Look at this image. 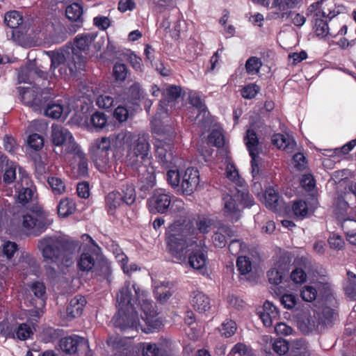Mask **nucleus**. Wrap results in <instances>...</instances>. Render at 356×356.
Here are the masks:
<instances>
[{
  "instance_id": "6",
  "label": "nucleus",
  "mask_w": 356,
  "mask_h": 356,
  "mask_svg": "<svg viewBox=\"0 0 356 356\" xmlns=\"http://www.w3.org/2000/svg\"><path fill=\"white\" fill-rule=\"evenodd\" d=\"M167 180L174 188H177L183 195H190L197 188L200 182L199 171L194 168L186 170H170L167 172Z\"/></svg>"
},
{
  "instance_id": "59",
  "label": "nucleus",
  "mask_w": 356,
  "mask_h": 356,
  "mask_svg": "<svg viewBox=\"0 0 356 356\" xmlns=\"http://www.w3.org/2000/svg\"><path fill=\"white\" fill-rule=\"evenodd\" d=\"M236 330V324L232 320L225 321L220 328V332L222 335L225 337H230L232 336Z\"/></svg>"
},
{
  "instance_id": "54",
  "label": "nucleus",
  "mask_w": 356,
  "mask_h": 356,
  "mask_svg": "<svg viewBox=\"0 0 356 356\" xmlns=\"http://www.w3.org/2000/svg\"><path fill=\"white\" fill-rule=\"evenodd\" d=\"M154 288L155 296L161 302H165L172 295L164 283H161V285H159L154 282Z\"/></svg>"
},
{
  "instance_id": "55",
  "label": "nucleus",
  "mask_w": 356,
  "mask_h": 356,
  "mask_svg": "<svg viewBox=\"0 0 356 356\" xmlns=\"http://www.w3.org/2000/svg\"><path fill=\"white\" fill-rule=\"evenodd\" d=\"M236 266L242 275H246L252 270V262L245 256H239L236 260Z\"/></svg>"
},
{
  "instance_id": "57",
  "label": "nucleus",
  "mask_w": 356,
  "mask_h": 356,
  "mask_svg": "<svg viewBox=\"0 0 356 356\" xmlns=\"http://www.w3.org/2000/svg\"><path fill=\"white\" fill-rule=\"evenodd\" d=\"M300 296L306 302H312L318 297V291L314 285L305 286L300 291Z\"/></svg>"
},
{
  "instance_id": "39",
  "label": "nucleus",
  "mask_w": 356,
  "mask_h": 356,
  "mask_svg": "<svg viewBox=\"0 0 356 356\" xmlns=\"http://www.w3.org/2000/svg\"><path fill=\"white\" fill-rule=\"evenodd\" d=\"M95 265V259L90 252H83L77 262L78 268L83 272H89Z\"/></svg>"
},
{
  "instance_id": "10",
  "label": "nucleus",
  "mask_w": 356,
  "mask_h": 356,
  "mask_svg": "<svg viewBox=\"0 0 356 356\" xmlns=\"http://www.w3.org/2000/svg\"><path fill=\"white\" fill-rule=\"evenodd\" d=\"M59 346L61 350L68 355L92 356L88 340L77 335L62 338Z\"/></svg>"
},
{
  "instance_id": "50",
  "label": "nucleus",
  "mask_w": 356,
  "mask_h": 356,
  "mask_svg": "<svg viewBox=\"0 0 356 356\" xmlns=\"http://www.w3.org/2000/svg\"><path fill=\"white\" fill-rule=\"evenodd\" d=\"M229 354L233 356H255L252 348L243 343L235 344Z\"/></svg>"
},
{
  "instance_id": "28",
  "label": "nucleus",
  "mask_w": 356,
  "mask_h": 356,
  "mask_svg": "<svg viewBox=\"0 0 356 356\" xmlns=\"http://www.w3.org/2000/svg\"><path fill=\"white\" fill-rule=\"evenodd\" d=\"M124 98L120 95L114 93H105L99 95L96 100V104L102 108L109 109L116 106L120 102L124 100Z\"/></svg>"
},
{
  "instance_id": "47",
  "label": "nucleus",
  "mask_w": 356,
  "mask_h": 356,
  "mask_svg": "<svg viewBox=\"0 0 356 356\" xmlns=\"http://www.w3.org/2000/svg\"><path fill=\"white\" fill-rule=\"evenodd\" d=\"M122 196L123 202L127 205L132 204L136 200V192L132 184H126L122 186Z\"/></svg>"
},
{
  "instance_id": "43",
  "label": "nucleus",
  "mask_w": 356,
  "mask_h": 356,
  "mask_svg": "<svg viewBox=\"0 0 356 356\" xmlns=\"http://www.w3.org/2000/svg\"><path fill=\"white\" fill-rule=\"evenodd\" d=\"M187 224L191 225L196 230L197 234L194 236V240H199L197 236L199 233L207 234L210 231L211 221L204 217H199L195 221V225L193 222H189Z\"/></svg>"
},
{
  "instance_id": "20",
  "label": "nucleus",
  "mask_w": 356,
  "mask_h": 356,
  "mask_svg": "<svg viewBox=\"0 0 356 356\" xmlns=\"http://www.w3.org/2000/svg\"><path fill=\"white\" fill-rule=\"evenodd\" d=\"M238 200L237 192L232 195H225L222 199L223 213L232 221H237L241 216V210L236 203Z\"/></svg>"
},
{
  "instance_id": "46",
  "label": "nucleus",
  "mask_w": 356,
  "mask_h": 356,
  "mask_svg": "<svg viewBox=\"0 0 356 356\" xmlns=\"http://www.w3.org/2000/svg\"><path fill=\"white\" fill-rule=\"evenodd\" d=\"M34 163H35V174L36 178L40 182H44L46 180L45 174L47 173V167L46 163L44 161L42 160L41 156H35L34 157Z\"/></svg>"
},
{
  "instance_id": "25",
  "label": "nucleus",
  "mask_w": 356,
  "mask_h": 356,
  "mask_svg": "<svg viewBox=\"0 0 356 356\" xmlns=\"http://www.w3.org/2000/svg\"><path fill=\"white\" fill-rule=\"evenodd\" d=\"M234 236V231L227 225H221L218 227L212 236V241L215 247L222 248L227 244V238Z\"/></svg>"
},
{
  "instance_id": "9",
  "label": "nucleus",
  "mask_w": 356,
  "mask_h": 356,
  "mask_svg": "<svg viewBox=\"0 0 356 356\" xmlns=\"http://www.w3.org/2000/svg\"><path fill=\"white\" fill-rule=\"evenodd\" d=\"M18 90L23 103L35 111L40 110L50 98L48 89H41L36 86L29 88L19 87Z\"/></svg>"
},
{
  "instance_id": "3",
  "label": "nucleus",
  "mask_w": 356,
  "mask_h": 356,
  "mask_svg": "<svg viewBox=\"0 0 356 356\" xmlns=\"http://www.w3.org/2000/svg\"><path fill=\"white\" fill-rule=\"evenodd\" d=\"M111 140L117 148L126 150L125 161L128 165L138 168L140 164L150 163L152 156L148 134L141 132L136 134L122 130L115 134Z\"/></svg>"
},
{
  "instance_id": "16",
  "label": "nucleus",
  "mask_w": 356,
  "mask_h": 356,
  "mask_svg": "<svg viewBox=\"0 0 356 356\" xmlns=\"http://www.w3.org/2000/svg\"><path fill=\"white\" fill-rule=\"evenodd\" d=\"M132 168L138 172V187L141 191L146 193L154 186L156 177L150 163L140 164L138 168Z\"/></svg>"
},
{
  "instance_id": "60",
  "label": "nucleus",
  "mask_w": 356,
  "mask_h": 356,
  "mask_svg": "<svg viewBox=\"0 0 356 356\" xmlns=\"http://www.w3.org/2000/svg\"><path fill=\"white\" fill-rule=\"evenodd\" d=\"M268 277L269 282L275 286V289H273L275 293L277 294V291H279L280 289L277 285L282 282V273L277 269L273 268L268 271Z\"/></svg>"
},
{
  "instance_id": "30",
  "label": "nucleus",
  "mask_w": 356,
  "mask_h": 356,
  "mask_svg": "<svg viewBox=\"0 0 356 356\" xmlns=\"http://www.w3.org/2000/svg\"><path fill=\"white\" fill-rule=\"evenodd\" d=\"M106 207L108 214L113 215L116 209L124 204L122 194L118 191L109 193L106 197Z\"/></svg>"
},
{
  "instance_id": "26",
  "label": "nucleus",
  "mask_w": 356,
  "mask_h": 356,
  "mask_svg": "<svg viewBox=\"0 0 356 356\" xmlns=\"http://www.w3.org/2000/svg\"><path fill=\"white\" fill-rule=\"evenodd\" d=\"M272 143L279 149H283L288 152H293L296 145L293 138L288 134H274L272 137Z\"/></svg>"
},
{
  "instance_id": "52",
  "label": "nucleus",
  "mask_w": 356,
  "mask_h": 356,
  "mask_svg": "<svg viewBox=\"0 0 356 356\" xmlns=\"http://www.w3.org/2000/svg\"><path fill=\"white\" fill-rule=\"evenodd\" d=\"M241 189L236 188L237 192V200H239L245 207H250L254 204V199L249 194L248 190L243 186Z\"/></svg>"
},
{
  "instance_id": "23",
  "label": "nucleus",
  "mask_w": 356,
  "mask_h": 356,
  "mask_svg": "<svg viewBox=\"0 0 356 356\" xmlns=\"http://www.w3.org/2000/svg\"><path fill=\"white\" fill-rule=\"evenodd\" d=\"M156 157L159 161L165 167H168L173 163V152L170 144L158 142L156 145Z\"/></svg>"
},
{
  "instance_id": "7",
  "label": "nucleus",
  "mask_w": 356,
  "mask_h": 356,
  "mask_svg": "<svg viewBox=\"0 0 356 356\" xmlns=\"http://www.w3.org/2000/svg\"><path fill=\"white\" fill-rule=\"evenodd\" d=\"M51 129V141L55 146L54 151L56 154L65 156L79 147L71 132L65 127L53 124Z\"/></svg>"
},
{
  "instance_id": "8",
  "label": "nucleus",
  "mask_w": 356,
  "mask_h": 356,
  "mask_svg": "<svg viewBox=\"0 0 356 356\" xmlns=\"http://www.w3.org/2000/svg\"><path fill=\"white\" fill-rule=\"evenodd\" d=\"M20 221L23 231L27 234L38 235L47 227L45 213L38 205L32 206L30 213L22 214Z\"/></svg>"
},
{
  "instance_id": "2",
  "label": "nucleus",
  "mask_w": 356,
  "mask_h": 356,
  "mask_svg": "<svg viewBox=\"0 0 356 356\" xmlns=\"http://www.w3.org/2000/svg\"><path fill=\"white\" fill-rule=\"evenodd\" d=\"M93 32L79 34L74 39V46L58 52H51V71L55 76H74L85 67L86 51L97 38Z\"/></svg>"
},
{
  "instance_id": "11",
  "label": "nucleus",
  "mask_w": 356,
  "mask_h": 356,
  "mask_svg": "<svg viewBox=\"0 0 356 356\" xmlns=\"http://www.w3.org/2000/svg\"><path fill=\"white\" fill-rule=\"evenodd\" d=\"M19 181L17 182L15 186L17 202L25 205L33 200L36 188L29 175L21 168H19Z\"/></svg>"
},
{
  "instance_id": "12",
  "label": "nucleus",
  "mask_w": 356,
  "mask_h": 356,
  "mask_svg": "<svg viewBox=\"0 0 356 356\" xmlns=\"http://www.w3.org/2000/svg\"><path fill=\"white\" fill-rule=\"evenodd\" d=\"M339 13L332 8H323L322 11L315 13L314 15V26L313 29L318 37L324 38L327 35H332V33L328 26L327 22L325 18L332 19Z\"/></svg>"
},
{
  "instance_id": "32",
  "label": "nucleus",
  "mask_w": 356,
  "mask_h": 356,
  "mask_svg": "<svg viewBox=\"0 0 356 356\" xmlns=\"http://www.w3.org/2000/svg\"><path fill=\"white\" fill-rule=\"evenodd\" d=\"M49 188L55 195H61L66 192V184L65 180L56 176H49L46 178Z\"/></svg>"
},
{
  "instance_id": "5",
  "label": "nucleus",
  "mask_w": 356,
  "mask_h": 356,
  "mask_svg": "<svg viewBox=\"0 0 356 356\" xmlns=\"http://www.w3.org/2000/svg\"><path fill=\"white\" fill-rule=\"evenodd\" d=\"M197 230L190 224L174 223L170 232L167 234L168 249L176 263H181L186 259V249L194 246V236Z\"/></svg>"
},
{
  "instance_id": "61",
  "label": "nucleus",
  "mask_w": 356,
  "mask_h": 356,
  "mask_svg": "<svg viewBox=\"0 0 356 356\" xmlns=\"http://www.w3.org/2000/svg\"><path fill=\"white\" fill-rule=\"evenodd\" d=\"M21 264L23 267H29V270L26 274H34L37 272L38 266L37 264L35 257L31 255H26L21 261Z\"/></svg>"
},
{
  "instance_id": "62",
  "label": "nucleus",
  "mask_w": 356,
  "mask_h": 356,
  "mask_svg": "<svg viewBox=\"0 0 356 356\" xmlns=\"http://www.w3.org/2000/svg\"><path fill=\"white\" fill-rule=\"evenodd\" d=\"M305 323L307 327V330L305 332H312L315 330L319 325H322L321 318H319L318 315L316 314V312H314L313 315L310 314L305 320Z\"/></svg>"
},
{
  "instance_id": "38",
  "label": "nucleus",
  "mask_w": 356,
  "mask_h": 356,
  "mask_svg": "<svg viewBox=\"0 0 356 356\" xmlns=\"http://www.w3.org/2000/svg\"><path fill=\"white\" fill-rule=\"evenodd\" d=\"M58 214L59 216L65 218L72 214L76 210L75 203L70 198L60 200L58 206Z\"/></svg>"
},
{
  "instance_id": "40",
  "label": "nucleus",
  "mask_w": 356,
  "mask_h": 356,
  "mask_svg": "<svg viewBox=\"0 0 356 356\" xmlns=\"http://www.w3.org/2000/svg\"><path fill=\"white\" fill-rule=\"evenodd\" d=\"M225 173L227 178L235 184L236 188L243 187L245 181L239 175L238 171L234 163L231 162L227 163Z\"/></svg>"
},
{
  "instance_id": "15",
  "label": "nucleus",
  "mask_w": 356,
  "mask_h": 356,
  "mask_svg": "<svg viewBox=\"0 0 356 356\" xmlns=\"http://www.w3.org/2000/svg\"><path fill=\"white\" fill-rule=\"evenodd\" d=\"M188 264L195 270H200L204 273V267L207 261V248L203 240L195 241L194 246L189 249Z\"/></svg>"
},
{
  "instance_id": "21",
  "label": "nucleus",
  "mask_w": 356,
  "mask_h": 356,
  "mask_svg": "<svg viewBox=\"0 0 356 356\" xmlns=\"http://www.w3.org/2000/svg\"><path fill=\"white\" fill-rule=\"evenodd\" d=\"M254 2H257L261 5L267 8H275L280 12V17L284 19L285 17H289L291 13L284 12L286 9H291L296 6L298 3V0H252Z\"/></svg>"
},
{
  "instance_id": "41",
  "label": "nucleus",
  "mask_w": 356,
  "mask_h": 356,
  "mask_svg": "<svg viewBox=\"0 0 356 356\" xmlns=\"http://www.w3.org/2000/svg\"><path fill=\"white\" fill-rule=\"evenodd\" d=\"M72 154L79 159V176L85 177L88 173V160L86 157V154L81 150L80 147L76 149Z\"/></svg>"
},
{
  "instance_id": "51",
  "label": "nucleus",
  "mask_w": 356,
  "mask_h": 356,
  "mask_svg": "<svg viewBox=\"0 0 356 356\" xmlns=\"http://www.w3.org/2000/svg\"><path fill=\"white\" fill-rule=\"evenodd\" d=\"M33 334L31 327L26 323H21L15 330V335L18 339L25 341Z\"/></svg>"
},
{
  "instance_id": "19",
  "label": "nucleus",
  "mask_w": 356,
  "mask_h": 356,
  "mask_svg": "<svg viewBox=\"0 0 356 356\" xmlns=\"http://www.w3.org/2000/svg\"><path fill=\"white\" fill-rule=\"evenodd\" d=\"M170 342L163 339L157 343H143L141 344L143 356H175L170 351Z\"/></svg>"
},
{
  "instance_id": "27",
  "label": "nucleus",
  "mask_w": 356,
  "mask_h": 356,
  "mask_svg": "<svg viewBox=\"0 0 356 356\" xmlns=\"http://www.w3.org/2000/svg\"><path fill=\"white\" fill-rule=\"evenodd\" d=\"M191 305L199 312H204L210 308V300L207 296L200 291L191 293Z\"/></svg>"
},
{
  "instance_id": "13",
  "label": "nucleus",
  "mask_w": 356,
  "mask_h": 356,
  "mask_svg": "<svg viewBox=\"0 0 356 356\" xmlns=\"http://www.w3.org/2000/svg\"><path fill=\"white\" fill-rule=\"evenodd\" d=\"M172 195L163 189L156 190L147 200L149 211L152 213H165L170 207Z\"/></svg>"
},
{
  "instance_id": "48",
  "label": "nucleus",
  "mask_w": 356,
  "mask_h": 356,
  "mask_svg": "<svg viewBox=\"0 0 356 356\" xmlns=\"http://www.w3.org/2000/svg\"><path fill=\"white\" fill-rule=\"evenodd\" d=\"M31 291L39 300L40 306H44L46 297V287L42 282H35L31 286Z\"/></svg>"
},
{
  "instance_id": "1",
  "label": "nucleus",
  "mask_w": 356,
  "mask_h": 356,
  "mask_svg": "<svg viewBox=\"0 0 356 356\" xmlns=\"http://www.w3.org/2000/svg\"><path fill=\"white\" fill-rule=\"evenodd\" d=\"M117 302L118 311L112 322L121 331L131 333L127 338H134L139 330L149 333L161 327V322L147 293L131 281H126L119 290Z\"/></svg>"
},
{
  "instance_id": "58",
  "label": "nucleus",
  "mask_w": 356,
  "mask_h": 356,
  "mask_svg": "<svg viewBox=\"0 0 356 356\" xmlns=\"http://www.w3.org/2000/svg\"><path fill=\"white\" fill-rule=\"evenodd\" d=\"M18 250V245L16 243L6 241L2 244V254L7 259H11Z\"/></svg>"
},
{
  "instance_id": "33",
  "label": "nucleus",
  "mask_w": 356,
  "mask_h": 356,
  "mask_svg": "<svg viewBox=\"0 0 356 356\" xmlns=\"http://www.w3.org/2000/svg\"><path fill=\"white\" fill-rule=\"evenodd\" d=\"M315 207L312 206L309 202L303 200H298L294 202L292 209L296 217L303 218L306 217L309 213H313Z\"/></svg>"
},
{
  "instance_id": "63",
  "label": "nucleus",
  "mask_w": 356,
  "mask_h": 356,
  "mask_svg": "<svg viewBox=\"0 0 356 356\" xmlns=\"http://www.w3.org/2000/svg\"><path fill=\"white\" fill-rule=\"evenodd\" d=\"M229 251L233 255H238L241 252H244L247 250L248 247L246 244L239 240H232L228 246Z\"/></svg>"
},
{
  "instance_id": "42",
  "label": "nucleus",
  "mask_w": 356,
  "mask_h": 356,
  "mask_svg": "<svg viewBox=\"0 0 356 356\" xmlns=\"http://www.w3.org/2000/svg\"><path fill=\"white\" fill-rule=\"evenodd\" d=\"M67 17L74 22H81L83 8L79 3H73L65 9Z\"/></svg>"
},
{
  "instance_id": "35",
  "label": "nucleus",
  "mask_w": 356,
  "mask_h": 356,
  "mask_svg": "<svg viewBox=\"0 0 356 356\" xmlns=\"http://www.w3.org/2000/svg\"><path fill=\"white\" fill-rule=\"evenodd\" d=\"M181 94V88L176 86H170L166 88L165 91H163V95L165 97L166 102V106H168L170 104L172 103L175 100H177L178 98L180 97ZM163 104H164V101H161V108L160 110H163V113H165L166 115H168V108H166L164 109L163 106Z\"/></svg>"
},
{
  "instance_id": "22",
  "label": "nucleus",
  "mask_w": 356,
  "mask_h": 356,
  "mask_svg": "<svg viewBox=\"0 0 356 356\" xmlns=\"http://www.w3.org/2000/svg\"><path fill=\"white\" fill-rule=\"evenodd\" d=\"M108 346L115 350L113 356H133V348L130 343L119 337H110L107 340Z\"/></svg>"
},
{
  "instance_id": "18",
  "label": "nucleus",
  "mask_w": 356,
  "mask_h": 356,
  "mask_svg": "<svg viewBox=\"0 0 356 356\" xmlns=\"http://www.w3.org/2000/svg\"><path fill=\"white\" fill-rule=\"evenodd\" d=\"M348 209V203L345 200L339 198L337 200L336 213L339 220L341 223V227L346 235V238L349 237V234L352 235L353 234V233L356 232V220L346 217Z\"/></svg>"
},
{
  "instance_id": "64",
  "label": "nucleus",
  "mask_w": 356,
  "mask_h": 356,
  "mask_svg": "<svg viewBox=\"0 0 356 356\" xmlns=\"http://www.w3.org/2000/svg\"><path fill=\"white\" fill-rule=\"evenodd\" d=\"M90 123L95 128L102 129L106 124L107 119L103 113L96 112L92 115L90 118Z\"/></svg>"
},
{
  "instance_id": "29",
  "label": "nucleus",
  "mask_w": 356,
  "mask_h": 356,
  "mask_svg": "<svg viewBox=\"0 0 356 356\" xmlns=\"http://www.w3.org/2000/svg\"><path fill=\"white\" fill-rule=\"evenodd\" d=\"M245 144L248 149L250 156H257L259 154V139L256 132L249 129L244 136Z\"/></svg>"
},
{
  "instance_id": "56",
  "label": "nucleus",
  "mask_w": 356,
  "mask_h": 356,
  "mask_svg": "<svg viewBox=\"0 0 356 356\" xmlns=\"http://www.w3.org/2000/svg\"><path fill=\"white\" fill-rule=\"evenodd\" d=\"M208 140L217 147H221L225 144V138L220 129H213L209 135Z\"/></svg>"
},
{
  "instance_id": "36",
  "label": "nucleus",
  "mask_w": 356,
  "mask_h": 356,
  "mask_svg": "<svg viewBox=\"0 0 356 356\" xmlns=\"http://www.w3.org/2000/svg\"><path fill=\"white\" fill-rule=\"evenodd\" d=\"M264 200L266 206L273 211H277L281 202L279 193L273 188L266 190Z\"/></svg>"
},
{
  "instance_id": "24",
  "label": "nucleus",
  "mask_w": 356,
  "mask_h": 356,
  "mask_svg": "<svg viewBox=\"0 0 356 356\" xmlns=\"http://www.w3.org/2000/svg\"><path fill=\"white\" fill-rule=\"evenodd\" d=\"M86 304V299L81 295H77L71 299L66 309L68 319H72L81 315L83 307Z\"/></svg>"
},
{
  "instance_id": "45",
  "label": "nucleus",
  "mask_w": 356,
  "mask_h": 356,
  "mask_svg": "<svg viewBox=\"0 0 356 356\" xmlns=\"http://www.w3.org/2000/svg\"><path fill=\"white\" fill-rule=\"evenodd\" d=\"M22 22V16L18 11H10L5 15L4 22L12 29L17 28Z\"/></svg>"
},
{
  "instance_id": "53",
  "label": "nucleus",
  "mask_w": 356,
  "mask_h": 356,
  "mask_svg": "<svg viewBox=\"0 0 356 356\" xmlns=\"http://www.w3.org/2000/svg\"><path fill=\"white\" fill-rule=\"evenodd\" d=\"M261 65V61L259 58L252 56L245 63V70L248 74L254 75L259 72Z\"/></svg>"
},
{
  "instance_id": "14",
  "label": "nucleus",
  "mask_w": 356,
  "mask_h": 356,
  "mask_svg": "<svg viewBox=\"0 0 356 356\" xmlns=\"http://www.w3.org/2000/svg\"><path fill=\"white\" fill-rule=\"evenodd\" d=\"M189 102L192 105V113L196 114L195 117L190 116L192 121H194L198 126L207 128L210 122L209 112L205 104L199 95L195 92H191L189 95Z\"/></svg>"
},
{
  "instance_id": "49",
  "label": "nucleus",
  "mask_w": 356,
  "mask_h": 356,
  "mask_svg": "<svg viewBox=\"0 0 356 356\" xmlns=\"http://www.w3.org/2000/svg\"><path fill=\"white\" fill-rule=\"evenodd\" d=\"M313 284L318 291V297L327 298L331 294V286L325 277H322L321 280L315 282Z\"/></svg>"
},
{
  "instance_id": "17",
  "label": "nucleus",
  "mask_w": 356,
  "mask_h": 356,
  "mask_svg": "<svg viewBox=\"0 0 356 356\" xmlns=\"http://www.w3.org/2000/svg\"><path fill=\"white\" fill-rule=\"evenodd\" d=\"M44 114L53 119H66L71 111V108L66 99H60L55 101L51 99L44 104Z\"/></svg>"
},
{
  "instance_id": "37",
  "label": "nucleus",
  "mask_w": 356,
  "mask_h": 356,
  "mask_svg": "<svg viewBox=\"0 0 356 356\" xmlns=\"http://www.w3.org/2000/svg\"><path fill=\"white\" fill-rule=\"evenodd\" d=\"M347 278L344 283L343 289L346 295L352 300L356 299V275L347 270Z\"/></svg>"
},
{
  "instance_id": "44",
  "label": "nucleus",
  "mask_w": 356,
  "mask_h": 356,
  "mask_svg": "<svg viewBox=\"0 0 356 356\" xmlns=\"http://www.w3.org/2000/svg\"><path fill=\"white\" fill-rule=\"evenodd\" d=\"M316 314L321 318L322 325L325 326L331 325L337 317L334 310L328 307H323L320 312H316Z\"/></svg>"
},
{
  "instance_id": "34",
  "label": "nucleus",
  "mask_w": 356,
  "mask_h": 356,
  "mask_svg": "<svg viewBox=\"0 0 356 356\" xmlns=\"http://www.w3.org/2000/svg\"><path fill=\"white\" fill-rule=\"evenodd\" d=\"M93 160L100 172H105L111 166V158L109 152H95Z\"/></svg>"
},
{
  "instance_id": "4",
  "label": "nucleus",
  "mask_w": 356,
  "mask_h": 356,
  "mask_svg": "<svg viewBox=\"0 0 356 356\" xmlns=\"http://www.w3.org/2000/svg\"><path fill=\"white\" fill-rule=\"evenodd\" d=\"M38 247L45 259L66 267L73 264L77 251L76 244L57 236H44L39 240Z\"/></svg>"
},
{
  "instance_id": "31",
  "label": "nucleus",
  "mask_w": 356,
  "mask_h": 356,
  "mask_svg": "<svg viewBox=\"0 0 356 356\" xmlns=\"http://www.w3.org/2000/svg\"><path fill=\"white\" fill-rule=\"evenodd\" d=\"M2 168H4L3 181L6 184L12 183L16 179L17 165L12 161H9L6 156L1 157Z\"/></svg>"
}]
</instances>
